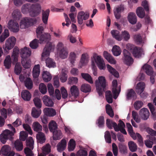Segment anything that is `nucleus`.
<instances>
[{
    "instance_id": "nucleus-1",
    "label": "nucleus",
    "mask_w": 156,
    "mask_h": 156,
    "mask_svg": "<svg viewBox=\"0 0 156 156\" xmlns=\"http://www.w3.org/2000/svg\"><path fill=\"white\" fill-rule=\"evenodd\" d=\"M91 68L94 70L93 74L94 76L97 75V73L96 70V64L99 69L104 70L106 69V65L104 60L102 57L99 55L96 54L94 55L91 58Z\"/></svg>"
},
{
    "instance_id": "nucleus-2",
    "label": "nucleus",
    "mask_w": 156,
    "mask_h": 156,
    "mask_svg": "<svg viewBox=\"0 0 156 156\" xmlns=\"http://www.w3.org/2000/svg\"><path fill=\"white\" fill-rule=\"evenodd\" d=\"M106 125L110 129H112V127L116 131H120V132L124 134H126L127 133L125 129V127L124 123L122 121L119 120L118 125L117 124L109 119L106 120Z\"/></svg>"
},
{
    "instance_id": "nucleus-3",
    "label": "nucleus",
    "mask_w": 156,
    "mask_h": 156,
    "mask_svg": "<svg viewBox=\"0 0 156 156\" xmlns=\"http://www.w3.org/2000/svg\"><path fill=\"white\" fill-rule=\"evenodd\" d=\"M20 54L22 58L21 63L26 69L29 68V49L26 47L21 50Z\"/></svg>"
},
{
    "instance_id": "nucleus-4",
    "label": "nucleus",
    "mask_w": 156,
    "mask_h": 156,
    "mask_svg": "<svg viewBox=\"0 0 156 156\" xmlns=\"http://www.w3.org/2000/svg\"><path fill=\"white\" fill-rule=\"evenodd\" d=\"M96 90L99 96L102 95L103 93V89L105 87L106 84L105 77L103 76H100L95 82Z\"/></svg>"
},
{
    "instance_id": "nucleus-5",
    "label": "nucleus",
    "mask_w": 156,
    "mask_h": 156,
    "mask_svg": "<svg viewBox=\"0 0 156 156\" xmlns=\"http://www.w3.org/2000/svg\"><path fill=\"white\" fill-rule=\"evenodd\" d=\"M13 135L14 133L12 132L9 130L6 129L0 135V140L2 144H5L8 139L12 140Z\"/></svg>"
},
{
    "instance_id": "nucleus-6",
    "label": "nucleus",
    "mask_w": 156,
    "mask_h": 156,
    "mask_svg": "<svg viewBox=\"0 0 156 156\" xmlns=\"http://www.w3.org/2000/svg\"><path fill=\"white\" fill-rule=\"evenodd\" d=\"M123 56L122 59L123 62L128 66L132 65L133 62V60L130 53L125 49L123 50Z\"/></svg>"
},
{
    "instance_id": "nucleus-7",
    "label": "nucleus",
    "mask_w": 156,
    "mask_h": 156,
    "mask_svg": "<svg viewBox=\"0 0 156 156\" xmlns=\"http://www.w3.org/2000/svg\"><path fill=\"white\" fill-rule=\"evenodd\" d=\"M89 16V13L87 12L79 11L77 16L78 23L79 25H82L83 23V21L87 20Z\"/></svg>"
},
{
    "instance_id": "nucleus-8",
    "label": "nucleus",
    "mask_w": 156,
    "mask_h": 156,
    "mask_svg": "<svg viewBox=\"0 0 156 156\" xmlns=\"http://www.w3.org/2000/svg\"><path fill=\"white\" fill-rule=\"evenodd\" d=\"M121 90V86L118 85L116 80H114L112 82V92L113 94V98L116 99Z\"/></svg>"
},
{
    "instance_id": "nucleus-9",
    "label": "nucleus",
    "mask_w": 156,
    "mask_h": 156,
    "mask_svg": "<svg viewBox=\"0 0 156 156\" xmlns=\"http://www.w3.org/2000/svg\"><path fill=\"white\" fill-rule=\"evenodd\" d=\"M41 9V7L39 4H32L30 8V15L34 16L37 15L40 12Z\"/></svg>"
},
{
    "instance_id": "nucleus-10",
    "label": "nucleus",
    "mask_w": 156,
    "mask_h": 156,
    "mask_svg": "<svg viewBox=\"0 0 156 156\" xmlns=\"http://www.w3.org/2000/svg\"><path fill=\"white\" fill-rule=\"evenodd\" d=\"M11 147L8 145H4L2 148L1 153L5 156H14L15 153L13 151H11Z\"/></svg>"
},
{
    "instance_id": "nucleus-11",
    "label": "nucleus",
    "mask_w": 156,
    "mask_h": 156,
    "mask_svg": "<svg viewBox=\"0 0 156 156\" xmlns=\"http://www.w3.org/2000/svg\"><path fill=\"white\" fill-rule=\"evenodd\" d=\"M8 27L9 30L14 32H18L19 30V26L18 23L12 20H10L8 23Z\"/></svg>"
},
{
    "instance_id": "nucleus-12",
    "label": "nucleus",
    "mask_w": 156,
    "mask_h": 156,
    "mask_svg": "<svg viewBox=\"0 0 156 156\" xmlns=\"http://www.w3.org/2000/svg\"><path fill=\"white\" fill-rule=\"evenodd\" d=\"M16 41V39L14 37L9 38L5 41V49L9 50L12 48L15 44Z\"/></svg>"
},
{
    "instance_id": "nucleus-13",
    "label": "nucleus",
    "mask_w": 156,
    "mask_h": 156,
    "mask_svg": "<svg viewBox=\"0 0 156 156\" xmlns=\"http://www.w3.org/2000/svg\"><path fill=\"white\" fill-rule=\"evenodd\" d=\"M68 53V51L66 48L58 51L55 56L57 57H59L62 59H65L67 58Z\"/></svg>"
},
{
    "instance_id": "nucleus-14",
    "label": "nucleus",
    "mask_w": 156,
    "mask_h": 156,
    "mask_svg": "<svg viewBox=\"0 0 156 156\" xmlns=\"http://www.w3.org/2000/svg\"><path fill=\"white\" fill-rule=\"evenodd\" d=\"M103 55L107 61L111 64L115 65L117 62L112 56L106 51H104Z\"/></svg>"
},
{
    "instance_id": "nucleus-15",
    "label": "nucleus",
    "mask_w": 156,
    "mask_h": 156,
    "mask_svg": "<svg viewBox=\"0 0 156 156\" xmlns=\"http://www.w3.org/2000/svg\"><path fill=\"white\" fill-rule=\"evenodd\" d=\"M142 69L148 75H155L156 73L153 71L152 67L150 65L146 64L142 67Z\"/></svg>"
},
{
    "instance_id": "nucleus-16",
    "label": "nucleus",
    "mask_w": 156,
    "mask_h": 156,
    "mask_svg": "<svg viewBox=\"0 0 156 156\" xmlns=\"http://www.w3.org/2000/svg\"><path fill=\"white\" fill-rule=\"evenodd\" d=\"M139 115L142 119L146 120H147L149 118L150 113L147 109L143 108L140 110Z\"/></svg>"
},
{
    "instance_id": "nucleus-17",
    "label": "nucleus",
    "mask_w": 156,
    "mask_h": 156,
    "mask_svg": "<svg viewBox=\"0 0 156 156\" xmlns=\"http://www.w3.org/2000/svg\"><path fill=\"white\" fill-rule=\"evenodd\" d=\"M89 61V58L87 54L84 53L82 55L80 61L79 66L80 67L87 65Z\"/></svg>"
},
{
    "instance_id": "nucleus-18",
    "label": "nucleus",
    "mask_w": 156,
    "mask_h": 156,
    "mask_svg": "<svg viewBox=\"0 0 156 156\" xmlns=\"http://www.w3.org/2000/svg\"><path fill=\"white\" fill-rule=\"evenodd\" d=\"M127 20L131 24H135L137 22V17L135 13L131 12L129 13L127 16Z\"/></svg>"
},
{
    "instance_id": "nucleus-19",
    "label": "nucleus",
    "mask_w": 156,
    "mask_h": 156,
    "mask_svg": "<svg viewBox=\"0 0 156 156\" xmlns=\"http://www.w3.org/2000/svg\"><path fill=\"white\" fill-rule=\"evenodd\" d=\"M51 36L50 34L48 33H44L39 38V43L43 44L51 40Z\"/></svg>"
},
{
    "instance_id": "nucleus-20",
    "label": "nucleus",
    "mask_w": 156,
    "mask_h": 156,
    "mask_svg": "<svg viewBox=\"0 0 156 156\" xmlns=\"http://www.w3.org/2000/svg\"><path fill=\"white\" fill-rule=\"evenodd\" d=\"M44 114L49 117H53L56 115L55 110L52 108H46L43 110Z\"/></svg>"
},
{
    "instance_id": "nucleus-21",
    "label": "nucleus",
    "mask_w": 156,
    "mask_h": 156,
    "mask_svg": "<svg viewBox=\"0 0 156 156\" xmlns=\"http://www.w3.org/2000/svg\"><path fill=\"white\" fill-rule=\"evenodd\" d=\"M124 10V8L122 6L120 5L117 6L114 9V13L115 18L119 19L121 17V13Z\"/></svg>"
},
{
    "instance_id": "nucleus-22",
    "label": "nucleus",
    "mask_w": 156,
    "mask_h": 156,
    "mask_svg": "<svg viewBox=\"0 0 156 156\" xmlns=\"http://www.w3.org/2000/svg\"><path fill=\"white\" fill-rule=\"evenodd\" d=\"M126 98L128 100L135 99L136 97V93L132 89H128L126 93Z\"/></svg>"
},
{
    "instance_id": "nucleus-23",
    "label": "nucleus",
    "mask_w": 156,
    "mask_h": 156,
    "mask_svg": "<svg viewBox=\"0 0 156 156\" xmlns=\"http://www.w3.org/2000/svg\"><path fill=\"white\" fill-rule=\"evenodd\" d=\"M66 146V141L65 139H63L57 145V150L59 152H62L65 149Z\"/></svg>"
},
{
    "instance_id": "nucleus-24",
    "label": "nucleus",
    "mask_w": 156,
    "mask_h": 156,
    "mask_svg": "<svg viewBox=\"0 0 156 156\" xmlns=\"http://www.w3.org/2000/svg\"><path fill=\"white\" fill-rule=\"evenodd\" d=\"M133 54L136 58H139L142 55H144V53L143 50L140 48L136 47L133 51Z\"/></svg>"
},
{
    "instance_id": "nucleus-25",
    "label": "nucleus",
    "mask_w": 156,
    "mask_h": 156,
    "mask_svg": "<svg viewBox=\"0 0 156 156\" xmlns=\"http://www.w3.org/2000/svg\"><path fill=\"white\" fill-rule=\"evenodd\" d=\"M44 104L47 106L52 107L54 105V102L51 98L47 95H44L42 98Z\"/></svg>"
},
{
    "instance_id": "nucleus-26",
    "label": "nucleus",
    "mask_w": 156,
    "mask_h": 156,
    "mask_svg": "<svg viewBox=\"0 0 156 156\" xmlns=\"http://www.w3.org/2000/svg\"><path fill=\"white\" fill-rule=\"evenodd\" d=\"M27 76V77L21 74L19 76V79L20 81L24 82L25 86L29 90V74H28Z\"/></svg>"
},
{
    "instance_id": "nucleus-27",
    "label": "nucleus",
    "mask_w": 156,
    "mask_h": 156,
    "mask_svg": "<svg viewBox=\"0 0 156 156\" xmlns=\"http://www.w3.org/2000/svg\"><path fill=\"white\" fill-rule=\"evenodd\" d=\"M29 26V19L28 17L23 18L20 23V27L21 29H25Z\"/></svg>"
},
{
    "instance_id": "nucleus-28",
    "label": "nucleus",
    "mask_w": 156,
    "mask_h": 156,
    "mask_svg": "<svg viewBox=\"0 0 156 156\" xmlns=\"http://www.w3.org/2000/svg\"><path fill=\"white\" fill-rule=\"evenodd\" d=\"M151 113V118L154 121L156 120V108L151 103H149L147 105Z\"/></svg>"
},
{
    "instance_id": "nucleus-29",
    "label": "nucleus",
    "mask_w": 156,
    "mask_h": 156,
    "mask_svg": "<svg viewBox=\"0 0 156 156\" xmlns=\"http://www.w3.org/2000/svg\"><path fill=\"white\" fill-rule=\"evenodd\" d=\"M145 87V85L144 82H139L135 87L136 92L139 94L144 91Z\"/></svg>"
},
{
    "instance_id": "nucleus-30",
    "label": "nucleus",
    "mask_w": 156,
    "mask_h": 156,
    "mask_svg": "<svg viewBox=\"0 0 156 156\" xmlns=\"http://www.w3.org/2000/svg\"><path fill=\"white\" fill-rule=\"evenodd\" d=\"M42 77L44 81L46 82L50 81L52 78V76L49 72L44 71L43 72Z\"/></svg>"
},
{
    "instance_id": "nucleus-31",
    "label": "nucleus",
    "mask_w": 156,
    "mask_h": 156,
    "mask_svg": "<svg viewBox=\"0 0 156 156\" xmlns=\"http://www.w3.org/2000/svg\"><path fill=\"white\" fill-rule=\"evenodd\" d=\"M41 113V111L40 108L37 109L34 107L32 109L31 115L34 118H38L40 115Z\"/></svg>"
},
{
    "instance_id": "nucleus-32",
    "label": "nucleus",
    "mask_w": 156,
    "mask_h": 156,
    "mask_svg": "<svg viewBox=\"0 0 156 156\" xmlns=\"http://www.w3.org/2000/svg\"><path fill=\"white\" fill-rule=\"evenodd\" d=\"M14 147L17 151H22L23 149L22 142L19 140H16L14 143Z\"/></svg>"
},
{
    "instance_id": "nucleus-33",
    "label": "nucleus",
    "mask_w": 156,
    "mask_h": 156,
    "mask_svg": "<svg viewBox=\"0 0 156 156\" xmlns=\"http://www.w3.org/2000/svg\"><path fill=\"white\" fill-rule=\"evenodd\" d=\"M112 37L116 40L119 41H122V38L120 37L121 34L120 32L117 30H113L111 31Z\"/></svg>"
},
{
    "instance_id": "nucleus-34",
    "label": "nucleus",
    "mask_w": 156,
    "mask_h": 156,
    "mask_svg": "<svg viewBox=\"0 0 156 156\" xmlns=\"http://www.w3.org/2000/svg\"><path fill=\"white\" fill-rule=\"evenodd\" d=\"M112 51L113 55L115 56L119 55L122 52L120 47L116 45H115L113 47Z\"/></svg>"
},
{
    "instance_id": "nucleus-35",
    "label": "nucleus",
    "mask_w": 156,
    "mask_h": 156,
    "mask_svg": "<svg viewBox=\"0 0 156 156\" xmlns=\"http://www.w3.org/2000/svg\"><path fill=\"white\" fill-rule=\"evenodd\" d=\"M106 67L108 70L109 73L116 77H118L119 76L118 72L111 66L108 64L106 65Z\"/></svg>"
},
{
    "instance_id": "nucleus-36",
    "label": "nucleus",
    "mask_w": 156,
    "mask_h": 156,
    "mask_svg": "<svg viewBox=\"0 0 156 156\" xmlns=\"http://www.w3.org/2000/svg\"><path fill=\"white\" fill-rule=\"evenodd\" d=\"M46 66L49 68L56 67V64L54 60L50 58H48L46 60Z\"/></svg>"
},
{
    "instance_id": "nucleus-37",
    "label": "nucleus",
    "mask_w": 156,
    "mask_h": 156,
    "mask_svg": "<svg viewBox=\"0 0 156 156\" xmlns=\"http://www.w3.org/2000/svg\"><path fill=\"white\" fill-rule=\"evenodd\" d=\"M120 37L122 40L123 39L124 41H127L130 39V35L128 31L124 30L121 31Z\"/></svg>"
},
{
    "instance_id": "nucleus-38",
    "label": "nucleus",
    "mask_w": 156,
    "mask_h": 156,
    "mask_svg": "<svg viewBox=\"0 0 156 156\" xmlns=\"http://www.w3.org/2000/svg\"><path fill=\"white\" fill-rule=\"evenodd\" d=\"M78 57V55L74 52H71L69 55V60L70 63L73 65L75 62L76 59Z\"/></svg>"
},
{
    "instance_id": "nucleus-39",
    "label": "nucleus",
    "mask_w": 156,
    "mask_h": 156,
    "mask_svg": "<svg viewBox=\"0 0 156 156\" xmlns=\"http://www.w3.org/2000/svg\"><path fill=\"white\" fill-rule=\"evenodd\" d=\"M52 132L53 133V139L55 140L60 139L62 137V133L60 130L57 129Z\"/></svg>"
},
{
    "instance_id": "nucleus-40",
    "label": "nucleus",
    "mask_w": 156,
    "mask_h": 156,
    "mask_svg": "<svg viewBox=\"0 0 156 156\" xmlns=\"http://www.w3.org/2000/svg\"><path fill=\"white\" fill-rule=\"evenodd\" d=\"M38 142L40 144L44 143L45 141L46 138L45 135L42 132H39L36 136Z\"/></svg>"
},
{
    "instance_id": "nucleus-41",
    "label": "nucleus",
    "mask_w": 156,
    "mask_h": 156,
    "mask_svg": "<svg viewBox=\"0 0 156 156\" xmlns=\"http://www.w3.org/2000/svg\"><path fill=\"white\" fill-rule=\"evenodd\" d=\"M131 136L134 139H137L138 141L142 144H143L142 138L141 135L138 133H135L133 131L132 133H129Z\"/></svg>"
},
{
    "instance_id": "nucleus-42",
    "label": "nucleus",
    "mask_w": 156,
    "mask_h": 156,
    "mask_svg": "<svg viewBox=\"0 0 156 156\" xmlns=\"http://www.w3.org/2000/svg\"><path fill=\"white\" fill-rule=\"evenodd\" d=\"M40 72L39 65H36L34 67L33 70V75L34 77L37 78L39 75Z\"/></svg>"
},
{
    "instance_id": "nucleus-43",
    "label": "nucleus",
    "mask_w": 156,
    "mask_h": 156,
    "mask_svg": "<svg viewBox=\"0 0 156 156\" xmlns=\"http://www.w3.org/2000/svg\"><path fill=\"white\" fill-rule=\"evenodd\" d=\"M76 142L73 139H70L68 144V150L69 151H73L76 147Z\"/></svg>"
},
{
    "instance_id": "nucleus-44",
    "label": "nucleus",
    "mask_w": 156,
    "mask_h": 156,
    "mask_svg": "<svg viewBox=\"0 0 156 156\" xmlns=\"http://www.w3.org/2000/svg\"><path fill=\"white\" fill-rule=\"evenodd\" d=\"M49 12V10L47 9L42 13V20L43 23L45 24L47 23Z\"/></svg>"
},
{
    "instance_id": "nucleus-45",
    "label": "nucleus",
    "mask_w": 156,
    "mask_h": 156,
    "mask_svg": "<svg viewBox=\"0 0 156 156\" xmlns=\"http://www.w3.org/2000/svg\"><path fill=\"white\" fill-rule=\"evenodd\" d=\"M50 53L51 51L46 48V47H44L41 55L42 60H46V59L50 55Z\"/></svg>"
},
{
    "instance_id": "nucleus-46",
    "label": "nucleus",
    "mask_w": 156,
    "mask_h": 156,
    "mask_svg": "<svg viewBox=\"0 0 156 156\" xmlns=\"http://www.w3.org/2000/svg\"><path fill=\"white\" fill-rule=\"evenodd\" d=\"M60 79L62 83L66 82L67 80L68 76L67 72L64 70L62 69L59 75Z\"/></svg>"
},
{
    "instance_id": "nucleus-47",
    "label": "nucleus",
    "mask_w": 156,
    "mask_h": 156,
    "mask_svg": "<svg viewBox=\"0 0 156 156\" xmlns=\"http://www.w3.org/2000/svg\"><path fill=\"white\" fill-rule=\"evenodd\" d=\"M4 65L5 67L9 69L11 66V60L10 56L9 55H7L6 56L4 62Z\"/></svg>"
},
{
    "instance_id": "nucleus-48",
    "label": "nucleus",
    "mask_w": 156,
    "mask_h": 156,
    "mask_svg": "<svg viewBox=\"0 0 156 156\" xmlns=\"http://www.w3.org/2000/svg\"><path fill=\"white\" fill-rule=\"evenodd\" d=\"M22 98L24 101H29V91L27 90H23L21 93Z\"/></svg>"
},
{
    "instance_id": "nucleus-49",
    "label": "nucleus",
    "mask_w": 156,
    "mask_h": 156,
    "mask_svg": "<svg viewBox=\"0 0 156 156\" xmlns=\"http://www.w3.org/2000/svg\"><path fill=\"white\" fill-rule=\"evenodd\" d=\"M136 12L137 16L139 18H143L145 16V12L144 9L141 7H139L136 9Z\"/></svg>"
},
{
    "instance_id": "nucleus-50",
    "label": "nucleus",
    "mask_w": 156,
    "mask_h": 156,
    "mask_svg": "<svg viewBox=\"0 0 156 156\" xmlns=\"http://www.w3.org/2000/svg\"><path fill=\"white\" fill-rule=\"evenodd\" d=\"M80 89L82 92L87 93L91 91V87L88 84H83L81 85Z\"/></svg>"
},
{
    "instance_id": "nucleus-51",
    "label": "nucleus",
    "mask_w": 156,
    "mask_h": 156,
    "mask_svg": "<svg viewBox=\"0 0 156 156\" xmlns=\"http://www.w3.org/2000/svg\"><path fill=\"white\" fill-rule=\"evenodd\" d=\"M81 75L83 79H85L89 83L91 84L93 83L92 79L91 76L89 74L87 73H82L81 74Z\"/></svg>"
},
{
    "instance_id": "nucleus-52",
    "label": "nucleus",
    "mask_w": 156,
    "mask_h": 156,
    "mask_svg": "<svg viewBox=\"0 0 156 156\" xmlns=\"http://www.w3.org/2000/svg\"><path fill=\"white\" fill-rule=\"evenodd\" d=\"M48 128L50 131L52 132L57 130V124L55 121L52 120L49 123Z\"/></svg>"
},
{
    "instance_id": "nucleus-53",
    "label": "nucleus",
    "mask_w": 156,
    "mask_h": 156,
    "mask_svg": "<svg viewBox=\"0 0 156 156\" xmlns=\"http://www.w3.org/2000/svg\"><path fill=\"white\" fill-rule=\"evenodd\" d=\"M42 150L43 154H48L51 152V146L49 144H47L44 146L42 148Z\"/></svg>"
},
{
    "instance_id": "nucleus-54",
    "label": "nucleus",
    "mask_w": 156,
    "mask_h": 156,
    "mask_svg": "<svg viewBox=\"0 0 156 156\" xmlns=\"http://www.w3.org/2000/svg\"><path fill=\"white\" fill-rule=\"evenodd\" d=\"M39 90L41 93L44 94L47 92V90L46 86L43 83H40L39 85Z\"/></svg>"
},
{
    "instance_id": "nucleus-55",
    "label": "nucleus",
    "mask_w": 156,
    "mask_h": 156,
    "mask_svg": "<svg viewBox=\"0 0 156 156\" xmlns=\"http://www.w3.org/2000/svg\"><path fill=\"white\" fill-rule=\"evenodd\" d=\"M32 127L34 130L37 132L41 131L42 128V126L37 122H35L33 123Z\"/></svg>"
},
{
    "instance_id": "nucleus-56",
    "label": "nucleus",
    "mask_w": 156,
    "mask_h": 156,
    "mask_svg": "<svg viewBox=\"0 0 156 156\" xmlns=\"http://www.w3.org/2000/svg\"><path fill=\"white\" fill-rule=\"evenodd\" d=\"M134 40L138 44H142L144 43V41L143 40L139 34H136L134 37Z\"/></svg>"
},
{
    "instance_id": "nucleus-57",
    "label": "nucleus",
    "mask_w": 156,
    "mask_h": 156,
    "mask_svg": "<svg viewBox=\"0 0 156 156\" xmlns=\"http://www.w3.org/2000/svg\"><path fill=\"white\" fill-rule=\"evenodd\" d=\"M12 16L14 19L16 20H19L21 16V14L20 10L18 9L14 10L12 14Z\"/></svg>"
},
{
    "instance_id": "nucleus-58",
    "label": "nucleus",
    "mask_w": 156,
    "mask_h": 156,
    "mask_svg": "<svg viewBox=\"0 0 156 156\" xmlns=\"http://www.w3.org/2000/svg\"><path fill=\"white\" fill-rule=\"evenodd\" d=\"M128 146L130 150L132 152H134L137 149V146L134 142L130 141L128 143Z\"/></svg>"
},
{
    "instance_id": "nucleus-59",
    "label": "nucleus",
    "mask_w": 156,
    "mask_h": 156,
    "mask_svg": "<svg viewBox=\"0 0 156 156\" xmlns=\"http://www.w3.org/2000/svg\"><path fill=\"white\" fill-rule=\"evenodd\" d=\"M55 46V44L54 43L49 42L47 43L45 47H46V48L51 52L54 50Z\"/></svg>"
},
{
    "instance_id": "nucleus-60",
    "label": "nucleus",
    "mask_w": 156,
    "mask_h": 156,
    "mask_svg": "<svg viewBox=\"0 0 156 156\" xmlns=\"http://www.w3.org/2000/svg\"><path fill=\"white\" fill-rule=\"evenodd\" d=\"M105 97L107 101L109 103L112 102L113 99L111 92L110 91H108L105 93Z\"/></svg>"
},
{
    "instance_id": "nucleus-61",
    "label": "nucleus",
    "mask_w": 156,
    "mask_h": 156,
    "mask_svg": "<svg viewBox=\"0 0 156 156\" xmlns=\"http://www.w3.org/2000/svg\"><path fill=\"white\" fill-rule=\"evenodd\" d=\"M105 108L107 114L111 117H113L114 116V113L110 105L109 104L106 105L105 106Z\"/></svg>"
},
{
    "instance_id": "nucleus-62",
    "label": "nucleus",
    "mask_w": 156,
    "mask_h": 156,
    "mask_svg": "<svg viewBox=\"0 0 156 156\" xmlns=\"http://www.w3.org/2000/svg\"><path fill=\"white\" fill-rule=\"evenodd\" d=\"M70 92L71 94L75 96H77L79 94V90L77 87L73 86L70 88Z\"/></svg>"
},
{
    "instance_id": "nucleus-63",
    "label": "nucleus",
    "mask_w": 156,
    "mask_h": 156,
    "mask_svg": "<svg viewBox=\"0 0 156 156\" xmlns=\"http://www.w3.org/2000/svg\"><path fill=\"white\" fill-rule=\"evenodd\" d=\"M22 71V67L20 63H17L14 68V73L17 75H19Z\"/></svg>"
},
{
    "instance_id": "nucleus-64",
    "label": "nucleus",
    "mask_w": 156,
    "mask_h": 156,
    "mask_svg": "<svg viewBox=\"0 0 156 156\" xmlns=\"http://www.w3.org/2000/svg\"><path fill=\"white\" fill-rule=\"evenodd\" d=\"M77 156H87V151L84 149H80L76 152Z\"/></svg>"
}]
</instances>
